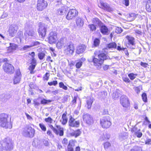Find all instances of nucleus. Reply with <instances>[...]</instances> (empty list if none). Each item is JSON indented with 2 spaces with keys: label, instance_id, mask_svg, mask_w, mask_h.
<instances>
[{
  "label": "nucleus",
  "instance_id": "nucleus-34",
  "mask_svg": "<svg viewBox=\"0 0 151 151\" xmlns=\"http://www.w3.org/2000/svg\"><path fill=\"white\" fill-rule=\"evenodd\" d=\"M56 127L58 129L57 133H55L57 134H59L60 136H62L63 135V128H61L60 126L56 125Z\"/></svg>",
  "mask_w": 151,
  "mask_h": 151
},
{
  "label": "nucleus",
  "instance_id": "nucleus-5",
  "mask_svg": "<svg viewBox=\"0 0 151 151\" xmlns=\"http://www.w3.org/2000/svg\"><path fill=\"white\" fill-rule=\"evenodd\" d=\"M100 124L103 128H109L111 124L110 117L109 116L103 117L100 119Z\"/></svg>",
  "mask_w": 151,
  "mask_h": 151
},
{
  "label": "nucleus",
  "instance_id": "nucleus-49",
  "mask_svg": "<svg viewBox=\"0 0 151 151\" xmlns=\"http://www.w3.org/2000/svg\"><path fill=\"white\" fill-rule=\"evenodd\" d=\"M135 134L138 138H140L142 136V134L140 132V130L139 129L135 132Z\"/></svg>",
  "mask_w": 151,
  "mask_h": 151
},
{
  "label": "nucleus",
  "instance_id": "nucleus-41",
  "mask_svg": "<svg viewBox=\"0 0 151 151\" xmlns=\"http://www.w3.org/2000/svg\"><path fill=\"white\" fill-rule=\"evenodd\" d=\"M32 47L31 45H25L23 47L22 49L24 51H29Z\"/></svg>",
  "mask_w": 151,
  "mask_h": 151
},
{
  "label": "nucleus",
  "instance_id": "nucleus-64",
  "mask_svg": "<svg viewBox=\"0 0 151 151\" xmlns=\"http://www.w3.org/2000/svg\"><path fill=\"white\" fill-rule=\"evenodd\" d=\"M122 51L124 52V53L126 55L128 56L129 54L126 48H124L123 47Z\"/></svg>",
  "mask_w": 151,
  "mask_h": 151
},
{
  "label": "nucleus",
  "instance_id": "nucleus-10",
  "mask_svg": "<svg viewBox=\"0 0 151 151\" xmlns=\"http://www.w3.org/2000/svg\"><path fill=\"white\" fill-rule=\"evenodd\" d=\"M3 69L5 72L10 74L14 72V68L13 65L8 63H5L3 65Z\"/></svg>",
  "mask_w": 151,
  "mask_h": 151
},
{
  "label": "nucleus",
  "instance_id": "nucleus-38",
  "mask_svg": "<svg viewBox=\"0 0 151 151\" xmlns=\"http://www.w3.org/2000/svg\"><path fill=\"white\" fill-rule=\"evenodd\" d=\"M146 7L147 11L149 12H151V1L146 3Z\"/></svg>",
  "mask_w": 151,
  "mask_h": 151
},
{
  "label": "nucleus",
  "instance_id": "nucleus-54",
  "mask_svg": "<svg viewBox=\"0 0 151 151\" xmlns=\"http://www.w3.org/2000/svg\"><path fill=\"white\" fill-rule=\"evenodd\" d=\"M48 126L52 129L53 130L54 133H58V130L54 128L53 126L51 124H49Z\"/></svg>",
  "mask_w": 151,
  "mask_h": 151
},
{
  "label": "nucleus",
  "instance_id": "nucleus-46",
  "mask_svg": "<svg viewBox=\"0 0 151 151\" xmlns=\"http://www.w3.org/2000/svg\"><path fill=\"white\" fill-rule=\"evenodd\" d=\"M88 27L90 30L92 31L95 30L96 29V25L94 24L89 25Z\"/></svg>",
  "mask_w": 151,
  "mask_h": 151
},
{
  "label": "nucleus",
  "instance_id": "nucleus-20",
  "mask_svg": "<svg viewBox=\"0 0 151 151\" xmlns=\"http://www.w3.org/2000/svg\"><path fill=\"white\" fill-rule=\"evenodd\" d=\"M85 49L86 47L83 45L78 46L77 47L76 52L78 54H80L83 52L85 50Z\"/></svg>",
  "mask_w": 151,
  "mask_h": 151
},
{
  "label": "nucleus",
  "instance_id": "nucleus-51",
  "mask_svg": "<svg viewBox=\"0 0 151 151\" xmlns=\"http://www.w3.org/2000/svg\"><path fill=\"white\" fill-rule=\"evenodd\" d=\"M100 43V40L98 38H96L93 42V45L95 46H97L99 45Z\"/></svg>",
  "mask_w": 151,
  "mask_h": 151
},
{
  "label": "nucleus",
  "instance_id": "nucleus-40",
  "mask_svg": "<svg viewBox=\"0 0 151 151\" xmlns=\"http://www.w3.org/2000/svg\"><path fill=\"white\" fill-rule=\"evenodd\" d=\"M41 44V43L38 41H34L32 42V44H31V45L32 47L33 46H37L38 47L40 46Z\"/></svg>",
  "mask_w": 151,
  "mask_h": 151
},
{
  "label": "nucleus",
  "instance_id": "nucleus-1",
  "mask_svg": "<svg viewBox=\"0 0 151 151\" xmlns=\"http://www.w3.org/2000/svg\"><path fill=\"white\" fill-rule=\"evenodd\" d=\"M99 59L93 57L92 59H89L88 61L93 62L94 65L97 68L99 69L101 68V64L103 63L104 60L107 58L106 55L104 53H101L98 55Z\"/></svg>",
  "mask_w": 151,
  "mask_h": 151
},
{
  "label": "nucleus",
  "instance_id": "nucleus-57",
  "mask_svg": "<svg viewBox=\"0 0 151 151\" xmlns=\"http://www.w3.org/2000/svg\"><path fill=\"white\" fill-rule=\"evenodd\" d=\"M62 143L64 146H66L68 143V140L65 138H64L62 141Z\"/></svg>",
  "mask_w": 151,
  "mask_h": 151
},
{
  "label": "nucleus",
  "instance_id": "nucleus-35",
  "mask_svg": "<svg viewBox=\"0 0 151 151\" xmlns=\"http://www.w3.org/2000/svg\"><path fill=\"white\" fill-rule=\"evenodd\" d=\"M66 12V8L64 6L62 7L58 10V13L60 15H63Z\"/></svg>",
  "mask_w": 151,
  "mask_h": 151
},
{
  "label": "nucleus",
  "instance_id": "nucleus-47",
  "mask_svg": "<svg viewBox=\"0 0 151 151\" xmlns=\"http://www.w3.org/2000/svg\"><path fill=\"white\" fill-rule=\"evenodd\" d=\"M130 151H142L141 148L137 146L134 147Z\"/></svg>",
  "mask_w": 151,
  "mask_h": 151
},
{
  "label": "nucleus",
  "instance_id": "nucleus-9",
  "mask_svg": "<svg viewBox=\"0 0 151 151\" xmlns=\"http://www.w3.org/2000/svg\"><path fill=\"white\" fill-rule=\"evenodd\" d=\"M78 12L77 10L74 9H70L66 17V19L70 20L76 17L78 14Z\"/></svg>",
  "mask_w": 151,
  "mask_h": 151
},
{
  "label": "nucleus",
  "instance_id": "nucleus-39",
  "mask_svg": "<svg viewBox=\"0 0 151 151\" xmlns=\"http://www.w3.org/2000/svg\"><path fill=\"white\" fill-rule=\"evenodd\" d=\"M107 47L109 48H116V44L114 42H112L108 44Z\"/></svg>",
  "mask_w": 151,
  "mask_h": 151
},
{
  "label": "nucleus",
  "instance_id": "nucleus-36",
  "mask_svg": "<svg viewBox=\"0 0 151 151\" xmlns=\"http://www.w3.org/2000/svg\"><path fill=\"white\" fill-rule=\"evenodd\" d=\"M93 24L96 26L97 25H100L101 22L98 18H95L93 19Z\"/></svg>",
  "mask_w": 151,
  "mask_h": 151
},
{
  "label": "nucleus",
  "instance_id": "nucleus-37",
  "mask_svg": "<svg viewBox=\"0 0 151 151\" xmlns=\"http://www.w3.org/2000/svg\"><path fill=\"white\" fill-rule=\"evenodd\" d=\"M52 100H46L44 98L42 99L41 101V104L46 105L48 104L49 103L52 101Z\"/></svg>",
  "mask_w": 151,
  "mask_h": 151
},
{
  "label": "nucleus",
  "instance_id": "nucleus-15",
  "mask_svg": "<svg viewBox=\"0 0 151 151\" xmlns=\"http://www.w3.org/2000/svg\"><path fill=\"white\" fill-rule=\"evenodd\" d=\"M70 117L68 121L69 126L72 127H78L80 125L79 121L76 120L71 116Z\"/></svg>",
  "mask_w": 151,
  "mask_h": 151
},
{
  "label": "nucleus",
  "instance_id": "nucleus-25",
  "mask_svg": "<svg viewBox=\"0 0 151 151\" xmlns=\"http://www.w3.org/2000/svg\"><path fill=\"white\" fill-rule=\"evenodd\" d=\"M74 146V142L73 140L69 141V144L67 147L66 151H74L73 147Z\"/></svg>",
  "mask_w": 151,
  "mask_h": 151
},
{
  "label": "nucleus",
  "instance_id": "nucleus-43",
  "mask_svg": "<svg viewBox=\"0 0 151 151\" xmlns=\"http://www.w3.org/2000/svg\"><path fill=\"white\" fill-rule=\"evenodd\" d=\"M38 55L39 59L40 60H42L45 57V53L44 52H40L38 53Z\"/></svg>",
  "mask_w": 151,
  "mask_h": 151
},
{
  "label": "nucleus",
  "instance_id": "nucleus-62",
  "mask_svg": "<svg viewBox=\"0 0 151 151\" xmlns=\"http://www.w3.org/2000/svg\"><path fill=\"white\" fill-rule=\"evenodd\" d=\"M43 142L44 145L45 146H47L49 145V143L47 139H43Z\"/></svg>",
  "mask_w": 151,
  "mask_h": 151
},
{
  "label": "nucleus",
  "instance_id": "nucleus-60",
  "mask_svg": "<svg viewBox=\"0 0 151 151\" xmlns=\"http://www.w3.org/2000/svg\"><path fill=\"white\" fill-rule=\"evenodd\" d=\"M123 80L126 82L129 83L130 82V80L126 76H123L122 77Z\"/></svg>",
  "mask_w": 151,
  "mask_h": 151
},
{
  "label": "nucleus",
  "instance_id": "nucleus-26",
  "mask_svg": "<svg viewBox=\"0 0 151 151\" xmlns=\"http://www.w3.org/2000/svg\"><path fill=\"white\" fill-rule=\"evenodd\" d=\"M128 20L129 22L133 21L136 17V15L134 13H130L127 15Z\"/></svg>",
  "mask_w": 151,
  "mask_h": 151
},
{
  "label": "nucleus",
  "instance_id": "nucleus-27",
  "mask_svg": "<svg viewBox=\"0 0 151 151\" xmlns=\"http://www.w3.org/2000/svg\"><path fill=\"white\" fill-rule=\"evenodd\" d=\"M110 137V135L109 134L106 133L104 134L100 137L99 140L101 141H106L109 139Z\"/></svg>",
  "mask_w": 151,
  "mask_h": 151
},
{
  "label": "nucleus",
  "instance_id": "nucleus-23",
  "mask_svg": "<svg viewBox=\"0 0 151 151\" xmlns=\"http://www.w3.org/2000/svg\"><path fill=\"white\" fill-rule=\"evenodd\" d=\"M120 91L118 89L114 90L112 95V97L114 100L118 98L120 96Z\"/></svg>",
  "mask_w": 151,
  "mask_h": 151
},
{
  "label": "nucleus",
  "instance_id": "nucleus-16",
  "mask_svg": "<svg viewBox=\"0 0 151 151\" xmlns=\"http://www.w3.org/2000/svg\"><path fill=\"white\" fill-rule=\"evenodd\" d=\"M126 38L128 41V47L131 49H134L135 48L134 38L130 36H127Z\"/></svg>",
  "mask_w": 151,
  "mask_h": 151
},
{
  "label": "nucleus",
  "instance_id": "nucleus-24",
  "mask_svg": "<svg viewBox=\"0 0 151 151\" xmlns=\"http://www.w3.org/2000/svg\"><path fill=\"white\" fill-rule=\"evenodd\" d=\"M76 23L77 26L81 27L83 26L84 21L81 18L78 17L76 19Z\"/></svg>",
  "mask_w": 151,
  "mask_h": 151
},
{
  "label": "nucleus",
  "instance_id": "nucleus-13",
  "mask_svg": "<svg viewBox=\"0 0 151 151\" xmlns=\"http://www.w3.org/2000/svg\"><path fill=\"white\" fill-rule=\"evenodd\" d=\"M25 29L26 30V33L25 34V35L27 37L26 38H27V35L28 37H30V38L33 37H35L36 34L35 31L32 29L31 26L29 27L25 26Z\"/></svg>",
  "mask_w": 151,
  "mask_h": 151
},
{
  "label": "nucleus",
  "instance_id": "nucleus-61",
  "mask_svg": "<svg viewBox=\"0 0 151 151\" xmlns=\"http://www.w3.org/2000/svg\"><path fill=\"white\" fill-rule=\"evenodd\" d=\"M30 64L32 65H34L35 66L36 65V61L35 58H32Z\"/></svg>",
  "mask_w": 151,
  "mask_h": 151
},
{
  "label": "nucleus",
  "instance_id": "nucleus-53",
  "mask_svg": "<svg viewBox=\"0 0 151 151\" xmlns=\"http://www.w3.org/2000/svg\"><path fill=\"white\" fill-rule=\"evenodd\" d=\"M39 126L43 131L45 132L46 131V127L43 123L39 124Z\"/></svg>",
  "mask_w": 151,
  "mask_h": 151
},
{
  "label": "nucleus",
  "instance_id": "nucleus-42",
  "mask_svg": "<svg viewBox=\"0 0 151 151\" xmlns=\"http://www.w3.org/2000/svg\"><path fill=\"white\" fill-rule=\"evenodd\" d=\"M36 66L34 65H30L29 67V69L30 71V73L31 74H33L34 73V70L35 68V67Z\"/></svg>",
  "mask_w": 151,
  "mask_h": 151
},
{
  "label": "nucleus",
  "instance_id": "nucleus-48",
  "mask_svg": "<svg viewBox=\"0 0 151 151\" xmlns=\"http://www.w3.org/2000/svg\"><path fill=\"white\" fill-rule=\"evenodd\" d=\"M45 122L49 124H51L53 121V119L50 117H48L45 119Z\"/></svg>",
  "mask_w": 151,
  "mask_h": 151
},
{
  "label": "nucleus",
  "instance_id": "nucleus-6",
  "mask_svg": "<svg viewBox=\"0 0 151 151\" xmlns=\"http://www.w3.org/2000/svg\"><path fill=\"white\" fill-rule=\"evenodd\" d=\"M18 27V26L15 24H12L9 26L7 32L9 35L11 37H14L16 34Z\"/></svg>",
  "mask_w": 151,
  "mask_h": 151
},
{
  "label": "nucleus",
  "instance_id": "nucleus-3",
  "mask_svg": "<svg viewBox=\"0 0 151 151\" xmlns=\"http://www.w3.org/2000/svg\"><path fill=\"white\" fill-rule=\"evenodd\" d=\"M8 115L3 113L0 114V126L6 129H11L12 124L11 122L7 120Z\"/></svg>",
  "mask_w": 151,
  "mask_h": 151
},
{
  "label": "nucleus",
  "instance_id": "nucleus-56",
  "mask_svg": "<svg viewBox=\"0 0 151 151\" xmlns=\"http://www.w3.org/2000/svg\"><path fill=\"white\" fill-rule=\"evenodd\" d=\"M58 84V82L57 81H55L50 82H48V84L50 86L54 85V86H56Z\"/></svg>",
  "mask_w": 151,
  "mask_h": 151
},
{
  "label": "nucleus",
  "instance_id": "nucleus-8",
  "mask_svg": "<svg viewBox=\"0 0 151 151\" xmlns=\"http://www.w3.org/2000/svg\"><path fill=\"white\" fill-rule=\"evenodd\" d=\"M47 5L46 1L45 0H38L37 8L39 11H42L46 8Z\"/></svg>",
  "mask_w": 151,
  "mask_h": 151
},
{
  "label": "nucleus",
  "instance_id": "nucleus-22",
  "mask_svg": "<svg viewBox=\"0 0 151 151\" xmlns=\"http://www.w3.org/2000/svg\"><path fill=\"white\" fill-rule=\"evenodd\" d=\"M67 112H65L62 115V118L60 121L63 125H65L67 122L68 119L67 116Z\"/></svg>",
  "mask_w": 151,
  "mask_h": 151
},
{
  "label": "nucleus",
  "instance_id": "nucleus-58",
  "mask_svg": "<svg viewBox=\"0 0 151 151\" xmlns=\"http://www.w3.org/2000/svg\"><path fill=\"white\" fill-rule=\"evenodd\" d=\"M122 31V28L120 27H117L116 28L115 32L117 33H121Z\"/></svg>",
  "mask_w": 151,
  "mask_h": 151
},
{
  "label": "nucleus",
  "instance_id": "nucleus-21",
  "mask_svg": "<svg viewBox=\"0 0 151 151\" xmlns=\"http://www.w3.org/2000/svg\"><path fill=\"white\" fill-rule=\"evenodd\" d=\"M100 31L104 35H108L109 33V29L107 27L104 25H102L100 27Z\"/></svg>",
  "mask_w": 151,
  "mask_h": 151
},
{
  "label": "nucleus",
  "instance_id": "nucleus-45",
  "mask_svg": "<svg viewBox=\"0 0 151 151\" xmlns=\"http://www.w3.org/2000/svg\"><path fill=\"white\" fill-rule=\"evenodd\" d=\"M137 75V74H134L132 73L128 75V76L131 80H133L136 78Z\"/></svg>",
  "mask_w": 151,
  "mask_h": 151
},
{
  "label": "nucleus",
  "instance_id": "nucleus-33",
  "mask_svg": "<svg viewBox=\"0 0 151 151\" xmlns=\"http://www.w3.org/2000/svg\"><path fill=\"white\" fill-rule=\"evenodd\" d=\"M127 133L125 132H123L119 135V139L121 140L125 139L127 138Z\"/></svg>",
  "mask_w": 151,
  "mask_h": 151
},
{
  "label": "nucleus",
  "instance_id": "nucleus-50",
  "mask_svg": "<svg viewBox=\"0 0 151 151\" xmlns=\"http://www.w3.org/2000/svg\"><path fill=\"white\" fill-rule=\"evenodd\" d=\"M59 86L61 88H62L63 89L67 90L68 87L65 86L64 85V83L62 82H60L59 83Z\"/></svg>",
  "mask_w": 151,
  "mask_h": 151
},
{
  "label": "nucleus",
  "instance_id": "nucleus-59",
  "mask_svg": "<svg viewBox=\"0 0 151 151\" xmlns=\"http://www.w3.org/2000/svg\"><path fill=\"white\" fill-rule=\"evenodd\" d=\"M11 97V95L9 94L5 95L4 96L3 99H4V100H6L9 99Z\"/></svg>",
  "mask_w": 151,
  "mask_h": 151
},
{
  "label": "nucleus",
  "instance_id": "nucleus-17",
  "mask_svg": "<svg viewBox=\"0 0 151 151\" xmlns=\"http://www.w3.org/2000/svg\"><path fill=\"white\" fill-rule=\"evenodd\" d=\"M21 79V75L19 70H17L13 79L14 84H17L20 82Z\"/></svg>",
  "mask_w": 151,
  "mask_h": 151
},
{
  "label": "nucleus",
  "instance_id": "nucleus-52",
  "mask_svg": "<svg viewBox=\"0 0 151 151\" xmlns=\"http://www.w3.org/2000/svg\"><path fill=\"white\" fill-rule=\"evenodd\" d=\"M142 97L143 101L145 102H146L147 98L146 93H143L142 95Z\"/></svg>",
  "mask_w": 151,
  "mask_h": 151
},
{
  "label": "nucleus",
  "instance_id": "nucleus-28",
  "mask_svg": "<svg viewBox=\"0 0 151 151\" xmlns=\"http://www.w3.org/2000/svg\"><path fill=\"white\" fill-rule=\"evenodd\" d=\"M16 45L14 43H10V46L8 48L7 52H11L15 50Z\"/></svg>",
  "mask_w": 151,
  "mask_h": 151
},
{
  "label": "nucleus",
  "instance_id": "nucleus-55",
  "mask_svg": "<svg viewBox=\"0 0 151 151\" xmlns=\"http://www.w3.org/2000/svg\"><path fill=\"white\" fill-rule=\"evenodd\" d=\"M104 148L105 149H107L108 147H110L111 145V144L109 142H106L104 143Z\"/></svg>",
  "mask_w": 151,
  "mask_h": 151
},
{
  "label": "nucleus",
  "instance_id": "nucleus-32",
  "mask_svg": "<svg viewBox=\"0 0 151 151\" xmlns=\"http://www.w3.org/2000/svg\"><path fill=\"white\" fill-rule=\"evenodd\" d=\"M81 132L79 129H78L74 131L71 133V136H74L75 137H77L79 136L81 134Z\"/></svg>",
  "mask_w": 151,
  "mask_h": 151
},
{
  "label": "nucleus",
  "instance_id": "nucleus-14",
  "mask_svg": "<svg viewBox=\"0 0 151 151\" xmlns=\"http://www.w3.org/2000/svg\"><path fill=\"white\" fill-rule=\"evenodd\" d=\"M57 33L55 32H52L49 35V42L50 44L55 43L57 40Z\"/></svg>",
  "mask_w": 151,
  "mask_h": 151
},
{
  "label": "nucleus",
  "instance_id": "nucleus-29",
  "mask_svg": "<svg viewBox=\"0 0 151 151\" xmlns=\"http://www.w3.org/2000/svg\"><path fill=\"white\" fill-rule=\"evenodd\" d=\"M64 44V39L61 38L59 40L57 43L56 46L58 49H60Z\"/></svg>",
  "mask_w": 151,
  "mask_h": 151
},
{
  "label": "nucleus",
  "instance_id": "nucleus-31",
  "mask_svg": "<svg viewBox=\"0 0 151 151\" xmlns=\"http://www.w3.org/2000/svg\"><path fill=\"white\" fill-rule=\"evenodd\" d=\"M93 101V97H90L87 101V105L88 109H90L92 104Z\"/></svg>",
  "mask_w": 151,
  "mask_h": 151
},
{
  "label": "nucleus",
  "instance_id": "nucleus-19",
  "mask_svg": "<svg viewBox=\"0 0 151 151\" xmlns=\"http://www.w3.org/2000/svg\"><path fill=\"white\" fill-rule=\"evenodd\" d=\"M99 6L104 10L107 11H109L110 8L106 3H105L102 1H100V3L98 4Z\"/></svg>",
  "mask_w": 151,
  "mask_h": 151
},
{
  "label": "nucleus",
  "instance_id": "nucleus-63",
  "mask_svg": "<svg viewBox=\"0 0 151 151\" xmlns=\"http://www.w3.org/2000/svg\"><path fill=\"white\" fill-rule=\"evenodd\" d=\"M123 4L126 6H128L129 5V0H124Z\"/></svg>",
  "mask_w": 151,
  "mask_h": 151
},
{
  "label": "nucleus",
  "instance_id": "nucleus-7",
  "mask_svg": "<svg viewBox=\"0 0 151 151\" xmlns=\"http://www.w3.org/2000/svg\"><path fill=\"white\" fill-rule=\"evenodd\" d=\"M74 50L75 47L72 44H69L64 47V53L70 56L73 55Z\"/></svg>",
  "mask_w": 151,
  "mask_h": 151
},
{
  "label": "nucleus",
  "instance_id": "nucleus-2",
  "mask_svg": "<svg viewBox=\"0 0 151 151\" xmlns=\"http://www.w3.org/2000/svg\"><path fill=\"white\" fill-rule=\"evenodd\" d=\"M1 146L6 151H11L14 148V143L9 138H5L1 141Z\"/></svg>",
  "mask_w": 151,
  "mask_h": 151
},
{
  "label": "nucleus",
  "instance_id": "nucleus-18",
  "mask_svg": "<svg viewBox=\"0 0 151 151\" xmlns=\"http://www.w3.org/2000/svg\"><path fill=\"white\" fill-rule=\"evenodd\" d=\"M83 119L84 122L89 125L91 124L93 122L91 116L88 114H84L83 116Z\"/></svg>",
  "mask_w": 151,
  "mask_h": 151
},
{
  "label": "nucleus",
  "instance_id": "nucleus-11",
  "mask_svg": "<svg viewBox=\"0 0 151 151\" xmlns=\"http://www.w3.org/2000/svg\"><path fill=\"white\" fill-rule=\"evenodd\" d=\"M120 103L122 106L126 108L129 107L130 103L128 98L126 96H122L120 99Z\"/></svg>",
  "mask_w": 151,
  "mask_h": 151
},
{
  "label": "nucleus",
  "instance_id": "nucleus-44",
  "mask_svg": "<svg viewBox=\"0 0 151 151\" xmlns=\"http://www.w3.org/2000/svg\"><path fill=\"white\" fill-rule=\"evenodd\" d=\"M50 76L49 73L47 72L45 75L43 76V79L44 81H47L49 78Z\"/></svg>",
  "mask_w": 151,
  "mask_h": 151
},
{
  "label": "nucleus",
  "instance_id": "nucleus-12",
  "mask_svg": "<svg viewBox=\"0 0 151 151\" xmlns=\"http://www.w3.org/2000/svg\"><path fill=\"white\" fill-rule=\"evenodd\" d=\"M47 26L44 24H40L39 26L38 33L42 37H45L46 32Z\"/></svg>",
  "mask_w": 151,
  "mask_h": 151
},
{
  "label": "nucleus",
  "instance_id": "nucleus-30",
  "mask_svg": "<svg viewBox=\"0 0 151 151\" xmlns=\"http://www.w3.org/2000/svg\"><path fill=\"white\" fill-rule=\"evenodd\" d=\"M86 59L84 58H82L80 59L79 61L77 63L76 66L78 68H80L82 65L83 62Z\"/></svg>",
  "mask_w": 151,
  "mask_h": 151
},
{
  "label": "nucleus",
  "instance_id": "nucleus-4",
  "mask_svg": "<svg viewBox=\"0 0 151 151\" xmlns=\"http://www.w3.org/2000/svg\"><path fill=\"white\" fill-rule=\"evenodd\" d=\"M35 132V129L29 126L22 128L21 131V134L23 136L31 138L34 137Z\"/></svg>",
  "mask_w": 151,
  "mask_h": 151
}]
</instances>
